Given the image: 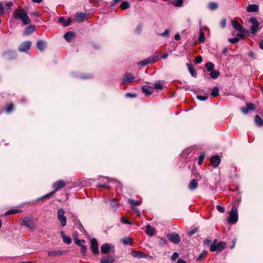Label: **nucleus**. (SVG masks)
I'll return each instance as SVG.
<instances>
[{
  "label": "nucleus",
  "mask_w": 263,
  "mask_h": 263,
  "mask_svg": "<svg viewBox=\"0 0 263 263\" xmlns=\"http://www.w3.org/2000/svg\"><path fill=\"white\" fill-rule=\"evenodd\" d=\"M220 25L222 28H224L226 26V19L222 18L220 22Z\"/></svg>",
  "instance_id": "5fc2aeb1"
},
{
  "label": "nucleus",
  "mask_w": 263,
  "mask_h": 263,
  "mask_svg": "<svg viewBox=\"0 0 263 263\" xmlns=\"http://www.w3.org/2000/svg\"><path fill=\"white\" fill-rule=\"evenodd\" d=\"M205 41V36L204 34H200V36L199 37V41L200 43H203Z\"/></svg>",
  "instance_id": "4d7b16f0"
},
{
  "label": "nucleus",
  "mask_w": 263,
  "mask_h": 263,
  "mask_svg": "<svg viewBox=\"0 0 263 263\" xmlns=\"http://www.w3.org/2000/svg\"><path fill=\"white\" fill-rule=\"evenodd\" d=\"M76 34H64V37L68 42H71L75 40Z\"/></svg>",
  "instance_id": "c85d7f7f"
},
{
  "label": "nucleus",
  "mask_w": 263,
  "mask_h": 263,
  "mask_svg": "<svg viewBox=\"0 0 263 263\" xmlns=\"http://www.w3.org/2000/svg\"><path fill=\"white\" fill-rule=\"evenodd\" d=\"M22 211L20 209H11L5 213V215H10L22 212Z\"/></svg>",
  "instance_id": "473e14b6"
},
{
  "label": "nucleus",
  "mask_w": 263,
  "mask_h": 263,
  "mask_svg": "<svg viewBox=\"0 0 263 263\" xmlns=\"http://www.w3.org/2000/svg\"><path fill=\"white\" fill-rule=\"evenodd\" d=\"M197 232L196 229L193 230L188 233L189 235L192 236Z\"/></svg>",
  "instance_id": "0e129e2a"
},
{
  "label": "nucleus",
  "mask_w": 263,
  "mask_h": 263,
  "mask_svg": "<svg viewBox=\"0 0 263 263\" xmlns=\"http://www.w3.org/2000/svg\"><path fill=\"white\" fill-rule=\"evenodd\" d=\"M218 4L215 2H211L209 4V8L210 10H214L218 8Z\"/></svg>",
  "instance_id": "ea45409f"
},
{
  "label": "nucleus",
  "mask_w": 263,
  "mask_h": 263,
  "mask_svg": "<svg viewBox=\"0 0 263 263\" xmlns=\"http://www.w3.org/2000/svg\"><path fill=\"white\" fill-rule=\"evenodd\" d=\"M219 95V89L217 87H215L213 88L212 91L211 93V95L213 97H217Z\"/></svg>",
  "instance_id": "58836bf2"
},
{
  "label": "nucleus",
  "mask_w": 263,
  "mask_h": 263,
  "mask_svg": "<svg viewBox=\"0 0 263 263\" xmlns=\"http://www.w3.org/2000/svg\"><path fill=\"white\" fill-rule=\"evenodd\" d=\"M3 56L7 60H12L16 58V54L14 50H7L3 53Z\"/></svg>",
  "instance_id": "4468645a"
},
{
  "label": "nucleus",
  "mask_w": 263,
  "mask_h": 263,
  "mask_svg": "<svg viewBox=\"0 0 263 263\" xmlns=\"http://www.w3.org/2000/svg\"><path fill=\"white\" fill-rule=\"evenodd\" d=\"M35 26L33 25H30L27 27L25 33H32L35 30Z\"/></svg>",
  "instance_id": "e433bc0d"
},
{
  "label": "nucleus",
  "mask_w": 263,
  "mask_h": 263,
  "mask_svg": "<svg viewBox=\"0 0 263 263\" xmlns=\"http://www.w3.org/2000/svg\"><path fill=\"white\" fill-rule=\"evenodd\" d=\"M111 249V245L108 243H104L103 244L101 248V252L102 253L106 254L107 253L110 249Z\"/></svg>",
  "instance_id": "a878e982"
},
{
  "label": "nucleus",
  "mask_w": 263,
  "mask_h": 263,
  "mask_svg": "<svg viewBox=\"0 0 263 263\" xmlns=\"http://www.w3.org/2000/svg\"><path fill=\"white\" fill-rule=\"evenodd\" d=\"M72 21V19L71 18H65L63 16H61L58 18V22L64 27L70 25Z\"/></svg>",
  "instance_id": "f8f14e48"
},
{
  "label": "nucleus",
  "mask_w": 263,
  "mask_h": 263,
  "mask_svg": "<svg viewBox=\"0 0 263 263\" xmlns=\"http://www.w3.org/2000/svg\"><path fill=\"white\" fill-rule=\"evenodd\" d=\"M198 185V182L196 180L192 179L189 185V189L190 190H194L197 188Z\"/></svg>",
  "instance_id": "393cba45"
},
{
  "label": "nucleus",
  "mask_w": 263,
  "mask_h": 263,
  "mask_svg": "<svg viewBox=\"0 0 263 263\" xmlns=\"http://www.w3.org/2000/svg\"><path fill=\"white\" fill-rule=\"evenodd\" d=\"M87 250V247L85 245H84V246H82V247H81V252L84 255H85Z\"/></svg>",
  "instance_id": "603ef678"
},
{
  "label": "nucleus",
  "mask_w": 263,
  "mask_h": 263,
  "mask_svg": "<svg viewBox=\"0 0 263 263\" xmlns=\"http://www.w3.org/2000/svg\"><path fill=\"white\" fill-rule=\"evenodd\" d=\"M21 226H25L30 230L33 231L36 228V224L32 217H24L20 218Z\"/></svg>",
  "instance_id": "f03ea898"
},
{
  "label": "nucleus",
  "mask_w": 263,
  "mask_h": 263,
  "mask_svg": "<svg viewBox=\"0 0 263 263\" xmlns=\"http://www.w3.org/2000/svg\"><path fill=\"white\" fill-rule=\"evenodd\" d=\"M61 234L63 238L64 242L67 245H69L71 243V239L70 237L65 235L63 231L61 232Z\"/></svg>",
  "instance_id": "bb28decb"
},
{
  "label": "nucleus",
  "mask_w": 263,
  "mask_h": 263,
  "mask_svg": "<svg viewBox=\"0 0 263 263\" xmlns=\"http://www.w3.org/2000/svg\"><path fill=\"white\" fill-rule=\"evenodd\" d=\"M121 221L123 223H125V224H131V222H130L128 220H127L124 217H122L121 218Z\"/></svg>",
  "instance_id": "680f3d73"
},
{
  "label": "nucleus",
  "mask_w": 263,
  "mask_h": 263,
  "mask_svg": "<svg viewBox=\"0 0 263 263\" xmlns=\"http://www.w3.org/2000/svg\"><path fill=\"white\" fill-rule=\"evenodd\" d=\"M245 36V34H237V36L234 38L229 39L228 41L231 43L235 44L237 43L240 39Z\"/></svg>",
  "instance_id": "aec40b11"
},
{
  "label": "nucleus",
  "mask_w": 263,
  "mask_h": 263,
  "mask_svg": "<svg viewBox=\"0 0 263 263\" xmlns=\"http://www.w3.org/2000/svg\"><path fill=\"white\" fill-rule=\"evenodd\" d=\"M128 202L130 204L131 206H132L133 209L136 210L135 208H134V206L138 205L140 204V202L138 201H136L132 199H128Z\"/></svg>",
  "instance_id": "72a5a7b5"
},
{
  "label": "nucleus",
  "mask_w": 263,
  "mask_h": 263,
  "mask_svg": "<svg viewBox=\"0 0 263 263\" xmlns=\"http://www.w3.org/2000/svg\"><path fill=\"white\" fill-rule=\"evenodd\" d=\"M209 97L208 93H205L204 95H197V98L201 101L206 100Z\"/></svg>",
  "instance_id": "a18cd8bd"
},
{
  "label": "nucleus",
  "mask_w": 263,
  "mask_h": 263,
  "mask_svg": "<svg viewBox=\"0 0 263 263\" xmlns=\"http://www.w3.org/2000/svg\"><path fill=\"white\" fill-rule=\"evenodd\" d=\"M183 2V0H174L172 4L176 7H180Z\"/></svg>",
  "instance_id": "c03bdc74"
},
{
  "label": "nucleus",
  "mask_w": 263,
  "mask_h": 263,
  "mask_svg": "<svg viewBox=\"0 0 263 263\" xmlns=\"http://www.w3.org/2000/svg\"><path fill=\"white\" fill-rule=\"evenodd\" d=\"M238 220V212L236 206H233L231 211L229 212V217L228 218V222L230 223H235Z\"/></svg>",
  "instance_id": "7ed1b4c3"
},
{
  "label": "nucleus",
  "mask_w": 263,
  "mask_h": 263,
  "mask_svg": "<svg viewBox=\"0 0 263 263\" xmlns=\"http://www.w3.org/2000/svg\"><path fill=\"white\" fill-rule=\"evenodd\" d=\"M155 232V229L152 227L149 224H147L146 226V234L148 236H153L154 235Z\"/></svg>",
  "instance_id": "4be33fe9"
},
{
  "label": "nucleus",
  "mask_w": 263,
  "mask_h": 263,
  "mask_svg": "<svg viewBox=\"0 0 263 263\" xmlns=\"http://www.w3.org/2000/svg\"><path fill=\"white\" fill-rule=\"evenodd\" d=\"M195 60H196V63L199 64V63L202 62V58L201 56H197Z\"/></svg>",
  "instance_id": "052dcab7"
},
{
  "label": "nucleus",
  "mask_w": 263,
  "mask_h": 263,
  "mask_svg": "<svg viewBox=\"0 0 263 263\" xmlns=\"http://www.w3.org/2000/svg\"><path fill=\"white\" fill-rule=\"evenodd\" d=\"M226 243L224 242L221 241L217 242L215 240L211 245L210 250L212 252L215 251H221L225 248Z\"/></svg>",
  "instance_id": "20e7f679"
},
{
  "label": "nucleus",
  "mask_w": 263,
  "mask_h": 263,
  "mask_svg": "<svg viewBox=\"0 0 263 263\" xmlns=\"http://www.w3.org/2000/svg\"><path fill=\"white\" fill-rule=\"evenodd\" d=\"M214 65L212 62H208L205 64V67L208 71H211L213 70Z\"/></svg>",
  "instance_id": "4c0bfd02"
},
{
  "label": "nucleus",
  "mask_w": 263,
  "mask_h": 263,
  "mask_svg": "<svg viewBox=\"0 0 263 263\" xmlns=\"http://www.w3.org/2000/svg\"><path fill=\"white\" fill-rule=\"evenodd\" d=\"M168 239L172 242L178 244L180 241L179 235L176 233H171L167 235Z\"/></svg>",
  "instance_id": "6e6552de"
},
{
  "label": "nucleus",
  "mask_w": 263,
  "mask_h": 263,
  "mask_svg": "<svg viewBox=\"0 0 263 263\" xmlns=\"http://www.w3.org/2000/svg\"><path fill=\"white\" fill-rule=\"evenodd\" d=\"M110 204L111 207H112L113 208H117L120 204L119 201L115 199H113L111 200H110Z\"/></svg>",
  "instance_id": "c9c22d12"
},
{
  "label": "nucleus",
  "mask_w": 263,
  "mask_h": 263,
  "mask_svg": "<svg viewBox=\"0 0 263 263\" xmlns=\"http://www.w3.org/2000/svg\"><path fill=\"white\" fill-rule=\"evenodd\" d=\"M120 1L119 0H113L112 3H111V5L112 6H115L118 2H119Z\"/></svg>",
  "instance_id": "774afa93"
},
{
  "label": "nucleus",
  "mask_w": 263,
  "mask_h": 263,
  "mask_svg": "<svg viewBox=\"0 0 263 263\" xmlns=\"http://www.w3.org/2000/svg\"><path fill=\"white\" fill-rule=\"evenodd\" d=\"M204 159V155H201L199 157V160H198V164L201 165L203 163V161Z\"/></svg>",
  "instance_id": "864d4df0"
},
{
  "label": "nucleus",
  "mask_w": 263,
  "mask_h": 263,
  "mask_svg": "<svg viewBox=\"0 0 263 263\" xmlns=\"http://www.w3.org/2000/svg\"><path fill=\"white\" fill-rule=\"evenodd\" d=\"M97 186L99 188L105 189H109L110 186L106 184H102L99 183L97 185Z\"/></svg>",
  "instance_id": "8fccbe9b"
},
{
  "label": "nucleus",
  "mask_w": 263,
  "mask_h": 263,
  "mask_svg": "<svg viewBox=\"0 0 263 263\" xmlns=\"http://www.w3.org/2000/svg\"><path fill=\"white\" fill-rule=\"evenodd\" d=\"M65 253L64 251L57 250L50 251L48 252V256L51 257H57L63 255Z\"/></svg>",
  "instance_id": "2eb2a0df"
},
{
  "label": "nucleus",
  "mask_w": 263,
  "mask_h": 263,
  "mask_svg": "<svg viewBox=\"0 0 263 263\" xmlns=\"http://www.w3.org/2000/svg\"><path fill=\"white\" fill-rule=\"evenodd\" d=\"M206 254H207V252H203L201 254H200L199 256V257L197 258V261H199L200 260V259L203 257L204 256H206Z\"/></svg>",
  "instance_id": "bf43d9fd"
},
{
  "label": "nucleus",
  "mask_w": 263,
  "mask_h": 263,
  "mask_svg": "<svg viewBox=\"0 0 263 263\" xmlns=\"http://www.w3.org/2000/svg\"><path fill=\"white\" fill-rule=\"evenodd\" d=\"M231 25L234 28L240 33H248L247 31L243 30L242 25L236 19L231 20Z\"/></svg>",
  "instance_id": "9d476101"
},
{
  "label": "nucleus",
  "mask_w": 263,
  "mask_h": 263,
  "mask_svg": "<svg viewBox=\"0 0 263 263\" xmlns=\"http://www.w3.org/2000/svg\"><path fill=\"white\" fill-rule=\"evenodd\" d=\"M14 108V105L13 103H10L7 104L6 106V110L7 112L9 113L13 110Z\"/></svg>",
  "instance_id": "37998d69"
},
{
  "label": "nucleus",
  "mask_w": 263,
  "mask_h": 263,
  "mask_svg": "<svg viewBox=\"0 0 263 263\" xmlns=\"http://www.w3.org/2000/svg\"><path fill=\"white\" fill-rule=\"evenodd\" d=\"M255 123L259 126H261L263 125V120L260 117L259 115H256L255 116Z\"/></svg>",
  "instance_id": "2f4dec72"
},
{
  "label": "nucleus",
  "mask_w": 263,
  "mask_h": 263,
  "mask_svg": "<svg viewBox=\"0 0 263 263\" xmlns=\"http://www.w3.org/2000/svg\"><path fill=\"white\" fill-rule=\"evenodd\" d=\"M157 61V58H149L142 61L140 64L143 66H145L149 63H155Z\"/></svg>",
  "instance_id": "412c9836"
},
{
  "label": "nucleus",
  "mask_w": 263,
  "mask_h": 263,
  "mask_svg": "<svg viewBox=\"0 0 263 263\" xmlns=\"http://www.w3.org/2000/svg\"><path fill=\"white\" fill-rule=\"evenodd\" d=\"M120 7L123 10H125L129 7V3L126 1H124L121 3Z\"/></svg>",
  "instance_id": "49530a36"
},
{
  "label": "nucleus",
  "mask_w": 263,
  "mask_h": 263,
  "mask_svg": "<svg viewBox=\"0 0 263 263\" xmlns=\"http://www.w3.org/2000/svg\"><path fill=\"white\" fill-rule=\"evenodd\" d=\"M6 5L8 7L10 8L13 6V3L12 2H7L6 4Z\"/></svg>",
  "instance_id": "338daca9"
},
{
  "label": "nucleus",
  "mask_w": 263,
  "mask_h": 263,
  "mask_svg": "<svg viewBox=\"0 0 263 263\" xmlns=\"http://www.w3.org/2000/svg\"><path fill=\"white\" fill-rule=\"evenodd\" d=\"M74 242L78 246L82 247V246L84 245V243L85 242V241L84 239H74Z\"/></svg>",
  "instance_id": "a19ab883"
},
{
  "label": "nucleus",
  "mask_w": 263,
  "mask_h": 263,
  "mask_svg": "<svg viewBox=\"0 0 263 263\" xmlns=\"http://www.w3.org/2000/svg\"><path fill=\"white\" fill-rule=\"evenodd\" d=\"M135 79L134 76L130 73H126L123 77V81L125 82L132 83Z\"/></svg>",
  "instance_id": "a211bd4d"
},
{
  "label": "nucleus",
  "mask_w": 263,
  "mask_h": 263,
  "mask_svg": "<svg viewBox=\"0 0 263 263\" xmlns=\"http://www.w3.org/2000/svg\"><path fill=\"white\" fill-rule=\"evenodd\" d=\"M126 97H135L136 95L135 94H132L130 93H126L125 95Z\"/></svg>",
  "instance_id": "69168bd1"
},
{
  "label": "nucleus",
  "mask_w": 263,
  "mask_h": 263,
  "mask_svg": "<svg viewBox=\"0 0 263 263\" xmlns=\"http://www.w3.org/2000/svg\"><path fill=\"white\" fill-rule=\"evenodd\" d=\"M249 22L251 24L250 28L252 33H256L259 30V24L257 20L255 17H251L249 19Z\"/></svg>",
  "instance_id": "0eeeda50"
},
{
  "label": "nucleus",
  "mask_w": 263,
  "mask_h": 263,
  "mask_svg": "<svg viewBox=\"0 0 263 263\" xmlns=\"http://www.w3.org/2000/svg\"><path fill=\"white\" fill-rule=\"evenodd\" d=\"M46 43L42 40L39 41L36 43V46L39 50L43 51L46 47Z\"/></svg>",
  "instance_id": "b1692460"
},
{
  "label": "nucleus",
  "mask_w": 263,
  "mask_h": 263,
  "mask_svg": "<svg viewBox=\"0 0 263 263\" xmlns=\"http://www.w3.org/2000/svg\"><path fill=\"white\" fill-rule=\"evenodd\" d=\"M246 106H247V108H248V110H253L255 109V106H254V104H253V103H247Z\"/></svg>",
  "instance_id": "09e8293b"
},
{
  "label": "nucleus",
  "mask_w": 263,
  "mask_h": 263,
  "mask_svg": "<svg viewBox=\"0 0 263 263\" xmlns=\"http://www.w3.org/2000/svg\"><path fill=\"white\" fill-rule=\"evenodd\" d=\"M179 256V254L177 252H175L172 256L171 259L172 260L175 261Z\"/></svg>",
  "instance_id": "13d9d810"
},
{
  "label": "nucleus",
  "mask_w": 263,
  "mask_h": 263,
  "mask_svg": "<svg viewBox=\"0 0 263 263\" xmlns=\"http://www.w3.org/2000/svg\"><path fill=\"white\" fill-rule=\"evenodd\" d=\"M31 42L30 41H25L22 43L19 47L18 50L21 52H25L28 51L31 47Z\"/></svg>",
  "instance_id": "9b49d317"
},
{
  "label": "nucleus",
  "mask_w": 263,
  "mask_h": 263,
  "mask_svg": "<svg viewBox=\"0 0 263 263\" xmlns=\"http://www.w3.org/2000/svg\"><path fill=\"white\" fill-rule=\"evenodd\" d=\"M115 260L112 257H104L101 259V263H114Z\"/></svg>",
  "instance_id": "cd10ccee"
},
{
  "label": "nucleus",
  "mask_w": 263,
  "mask_h": 263,
  "mask_svg": "<svg viewBox=\"0 0 263 263\" xmlns=\"http://www.w3.org/2000/svg\"><path fill=\"white\" fill-rule=\"evenodd\" d=\"M90 243V249L92 253L95 254H98L99 253V249L97 239L95 238L91 239Z\"/></svg>",
  "instance_id": "ddd939ff"
},
{
  "label": "nucleus",
  "mask_w": 263,
  "mask_h": 263,
  "mask_svg": "<svg viewBox=\"0 0 263 263\" xmlns=\"http://www.w3.org/2000/svg\"><path fill=\"white\" fill-rule=\"evenodd\" d=\"M55 194V191H52L51 192L45 195H44L43 196H42V197H41L40 198H39L38 199V201L39 200H47L48 199H49L50 197H51L52 195H53L54 194Z\"/></svg>",
  "instance_id": "f704fd0d"
},
{
  "label": "nucleus",
  "mask_w": 263,
  "mask_h": 263,
  "mask_svg": "<svg viewBox=\"0 0 263 263\" xmlns=\"http://www.w3.org/2000/svg\"><path fill=\"white\" fill-rule=\"evenodd\" d=\"M57 218L60 222L62 227H65L66 226L67 218L65 216V212L63 209H60L58 211Z\"/></svg>",
  "instance_id": "39448f33"
},
{
  "label": "nucleus",
  "mask_w": 263,
  "mask_h": 263,
  "mask_svg": "<svg viewBox=\"0 0 263 263\" xmlns=\"http://www.w3.org/2000/svg\"><path fill=\"white\" fill-rule=\"evenodd\" d=\"M89 16L88 14L79 12L76 14L75 19L78 22H83L88 19Z\"/></svg>",
  "instance_id": "1a4fd4ad"
},
{
  "label": "nucleus",
  "mask_w": 263,
  "mask_h": 263,
  "mask_svg": "<svg viewBox=\"0 0 263 263\" xmlns=\"http://www.w3.org/2000/svg\"><path fill=\"white\" fill-rule=\"evenodd\" d=\"M5 14V10L3 5L2 2H0V15H3Z\"/></svg>",
  "instance_id": "6e6d98bb"
},
{
  "label": "nucleus",
  "mask_w": 263,
  "mask_h": 263,
  "mask_svg": "<svg viewBox=\"0 0 263 263\" xmlns=\"http://www.w3.org/2000/svg\"><path fill=\"white\" fill-rule=\"evenodd\" d=\"M12 15L14 18L22 20L24 25L28 24L30 22V19L28 16L27 12L23 9L15 10L13 12Z\"/></svg>",
  "instance_id": "f257e3e1"
},
{
  "label": "nucleus",
  "mask_w": 263,
  "mask_h": 263,
  "mask_svg": "<svg viewBox=\"0 0 263 263\" xmlns=\"http://www.w3.org/2000/svg\"><path fill=\"white\" fill-rule=\"evenodd\" d=\"M142 91L145 96H148L153 93V88L150 86H143L142 87Z\"/></svg>",
  "instance_id": "f3484780"
},
{
  "label": "nucleus",
  "mask_w": 263,
  "mask_h": 263,
  "mask_svg": "<svg viewBox=\"0 0 263 263\" xmlns=\"http://www.w3.org/2000/svg\"><path fill=\"white\" fill-rule=\"evenodd\" d=\"M220 159L217 155H215L212 157L211 158V163L213 167H217L220 163Z\"/></svg>",
  "instance_id": "dca6fc26"
},
{
  "label": "nucleus",
  "mask_w": 263,
  "mask_h": 263,
  "mask_svg": "<svg viewBox=\"0 0 263 263\" xmlns=\"http://www.w3.org/2000/svg\"><path fill=\"white\" fill-rule=\"evenodd\" d=\"M187 67L188 69L191 74H192V76L194 77H196L197 76V73L194 66L192 64H187Z\"/></svg>",
  "instance_id": "c756f323"
},
{
  "label": "nucleus",
  "mask_w": 263,
  "mask_h": 263,
  "mask_svg": "<svg viewBox=\"0 0 263 263\" xmlns=\"http://www.w3.org/2000/svg\"><path fill=\"white\" fill-rule=\"evenodd\" d=\"M154 87L157 89H162L163 88V85L160 82H158L154 84Z\"/></svg>",
  "instance_id": "de8ad7c7"
},
{
  "label": "nucleus",
  "mask_w": 263,
  "mask_h": 263,
  "mask_svg": "<svg viewBox=\"0 0 263 263\" xmlns=\"http://www.w3.org/2000/svg\"><path fill=\"white\" fill-rule=\"evenodd\" d=\"M131 255L133 257L135 258H144L146 257V254L140 251H133L131 252Z\"/></svg>",
  "instance_id": "6ab92c4d"
},
{
  "label": "nucleus",
  "mask_w": 263,
  "mask_h": 263,
  "mask_svg": "<svg viewBox=\"0 0 263 263\" xmlns=\"http://www.w3.org/2000/svg\"><path fill=\"white\" fill-rule=\"evenodd\" d=\"M67 183V181L63 180H59L54 182L52 184V187L54 189L53 191H55V193L59 190L64 187Z\"/></svg>",
  "instance_id": "423d86ee"
},
{
  "label": "nucleus",
  "mask_w": 263,
  "mask_h": 263,
  "mask_svg": "<svg viewBox=\"0 0 263 263\" xmlns=\"http://www.w3.org/2000/svg\"><path fill=\"white\" fill-rule=\"evenodd\" d=\"M121 242L124 245H131L133 242V239L132 238L126 237L122 239Z\"/></svg>",
  "instance_id": "7c9ffc66"
},
{
  "label": "nucleus",
  "mask_w": 263,
  "mask_h": 263,
  "mask_svg": "<svg viewBox=\"0 0 263 263\" xmlns=\"http://www.w3.org/2000/svg\"><path fill=\"white\" fill-rule=\"evenodd\" d=\"M216 209L219 212L223 213L225 212V209L224 206H221L220 205H217L216 206Z\"/></svg>",
  "instance_id": "3c124183"
},
{
  "label": "nucleus",
  "mask_w": 263,
  "mask_h": 263,
  "mask_svg": "<svg viewBox=\"0 0 263 263\" xmlns=\"http://www.w3.org/2000/svg\"><path fill=\"white\" fill-rule=\"evenodd\" d=\"M240 110L244 114H247L248 112V109L246 107H241L240 108Z\"/></svg>",
  "instance_id": "e2e57ef3"
},
{
  "label": "nucleus",
  "mask_w": 263,
  "mask_h": 263,
  "mask_svg": "<svg viewBox=\"0 0 263 263\" xmlns=\"http://www.w3.org/2000/svg\"><path fill=\"white\" fill-rule=\"evenodd\" d=\"M258 6L255 4L249 5L247 8V10L249 12H257L258 11Z\"/></svg>",
  "instance_id": "5701e85b"
},
{
  "label": "nucleus",
  "mask_w": 263,
  "mask_h": 263,
  "mask_svg": "<svg viewBox=\"0 0 263 263\" xmlns=\"http://www.w3.org/2000/svg\"><path fill=\"white\" fill-rule=\"evenodd\" d=\"M219 72L216 70H212L210 71V76L213 79H216L219 75Z\"/></svg>",
  "instance_id": "79ce46f5"
}]
</instances>
